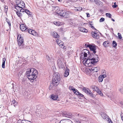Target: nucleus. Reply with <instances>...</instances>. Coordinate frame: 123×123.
<instances>
[{
	"label": "nucleus",
	"mask_w": 123,
	"mask_h": 123,
	"mask_svg": "<svg viewBox=\"0 0 123 123\" xmlns=\"http://www.w3.org/2000/svg\"><path fill=\"white\" fill-rule=\"evenodd\" d=\"M89 54V51L86 49H84L82 51L80 56L81 60H84L83 62L86 66H90L98 62L99 58L97 55L94 54Z\"/></svg>",
	"instance_id": "nucleus-1"
},
{
	"label": "nucleus",
	"mask_w": 123,
	"mask_h": 123,
	"mask_svg": "<svg viewBox=\"0 0 123 123\" xmlns=\"http://www.w3.org/2000/svg\"><path fill=\"white\" fill-rule=\"evenodd\" d=\"M16 5H14V7L17 10H20L21 12H25L29 16H31V12L26 9L25 4L23 1L21 0H16Z\"/></svg>",
	"instance_id": "nucleus-2"
},
{
	"label": "nucleus",
	"mask_w": 123,
	"mask_h": 123,
	"mask_svg": "<svg viewBox=\"0 0 123 123\" xmlns=\"http://www.w3.org/2000/svg\"><path fill=\"white\" fill-rule=\"evenodd\" d=\"M54 74L55 75V76L53 79V84L57 85L59 84L61 80L60 74L58 73H54Z\"/></svg>",
	"instance_id": "nucleus-3"
},
{
	"label": "nucleus",
	"mask_w": 123,
	"mask_h": 123,
	"mask_svg": "<svg viewBox=\"0 0 123 123\" xmlns=\"http://www.w3.org/2000/svg\"><path fill=\"white\" fill-rule=\"evenodd\" d=\"M26 73H27L28 74H35V75H37L38 72L37 70L35 69L31 68L28 69L26 71Z\"/></svg>",
	"instance_id": "nucleus-4"
},
{
	"label": "nucleus",
	"mask_w": 123,
	"mask_h": 123,
	"mask_svg": "<svg viewBox=\"0 0 123 123\" xmlns=\"http://www.w3.org/2000/svg\"><path fill=\"white\" fill-rule=\"evenodd\" d=\"M96 63L93 64L91 66H88V67H90L89 69L90 71H92L93 72H97L100 69V68L99 67H94V64H96Z\"/></svg>",
	"instance_id": "nucleus-5"
},
{
	"label": "nucleus",
	"mask_w": 123,
	"mask_h": 123,
	"mask_svg": "<svg viewBox=\"0 0 123 123\" xmlns=\"http://www.w3.org/2000/svg\"><path fill=\"white\" fill-rule=\"evenodd\" d=\"M82 89L83 91L87 94L89 95L92 97L94 98L96 96L94 94H93V93L88 88L84 87Z\"/></svg>",
	"instance_id": "nucleus-6"
},
{
	"label": "nucleus",
	"mask_w": 123,
	"mask_h": 123,
	"mask_svg": "<svg viewBox=\"0 0 123 123\" xmlns=\"http://www.w3.org/2000/svg\"><path fill=\"white\" fill-rule=\"evenodd\" d=\"M28 79L32 82L34 80L36 79L37 77V75H35V74H27L26 73Z\"/></svg>",
	"instance_id": "nucleus-7"
},
{
	"label": "nucleus",
	"mask_w": 123,
	"mask_h": 123,
	"mask_svg": "<svg viewBox=\"0 0 123 123\" xmlns=\"http://www.w3.org/2000/svg\"><path fill=\"white\" fill-rule=\"evenodd\" d=\"M17 40L19 46H20L21 45H23L24 42V39L21 36V35H18Z\"/></svg>",
	"instance_id": "nucleus-8"
},
{
	"label": "nucleus",
	"mask_w": 123,
	"mask_h": 123,
	"mask_svg": "<svg viewBox=\"0 0 123 123\" xmlns=\"http://www.w3.org/2000/svg\"><path fill=\"white\" fill-rule=\"evenodd\" d=\"M56 42L57 44L60 46V47L64 49H66V47L64 46L63 44V42L61 40L57 39L56 40Z\"/></svg>",
	"instance_id": "nucleus-9"
},
{
	"label": "nucleus",
	"mask_w": 123,
	"mask_h": 123,
	"mask_svg": "<svg viewBox=\"0 0 123 123\" xmlns=\"http://www.w3.org/2000/svg\"><path fill=\"white\" fill-rule=\"evenodd\" d=\"M88 47H89L90 50L93 51L94 53V55H96L95 53L96 52V49L97 46L95 45H89Z\"/></svg>",
	"instance_id": "nucleus-10"
},
{
	"label": "nucleus",
	"mask_w": 123,
	"mask_h": 123,
	"mask_svg": "<svg viewBox=\"0 0 123 123\" xmlns=\"http://www.w3.org/2000/svg\"><path fill=\"white\" fill-rule=\"evenodd\" d=\"M57 64L59 68L63 69L64 68V65L60 59H59L57 60Z\"/></svg>",
	"instance_id": "nucleus-11"
},
{
	"label": "nucleus",
	"mask_w": 123,
	"mask_h": 123,
	"mask_svg": "<svg viewBox=\"0 0 123 123\" xmlns=\"http://www.w3.org/2000/svg\"><path fill=\"white\" fill-rule=\"evenodd\" d=\"M26 25L24 24H21L20 25V28L21 30L22 31L27 32L28 29L26 26Z\"/></svg>",
	"instance_id": "nucleus-12"
},
{
	"label": "nucleus",
	"mask_w": 123,
	"mask_h": 123,
	"mask_svg": "<svg viewBox=\"0 0 123 123\" xmlns=\"http://www.w3.org/2000/svg\"><path fill=\"white\" fill-rule=\"evenodd\" d=\"M91 34L92 36L94 38L97 39L99 38V35L98 33H96L95 32L92 31L91 32Z\"/></svg>",
	"instance_id": "nucleus-13"
},
{
	"label": "nucleus",
	"mask_w": 123,
	"mask_h": 123,
	"mask_svg": "<svg viewBox=\"0 0 123 123\" xmlns=\"http://www.w3.org/2000/svg\"><path fill=\"white\" fill-rule=\"evenodd\" d=\"M27 31L30 34L34 36H37V32L34 30L31 29H29Z\"/></svg>",
	"instance_id": "nucleus-14"
},
{
	"label": "nucleus",
	"mask_w": 123,
	"mask_h": 123,
	"mask_svg": "<svg viewBox=\"0 0 123 123\" xmlns=\"http://www.w3.org/2000/svg\"><path fill=\"white\" fill-rule=\"evenodd\" d=\"M101 115L102 117L104 119L106 120H109V117L105 113H102L101 114Z\"/></svg>",
	"instance_id": "nucleus-15"
},
{
	"label": "nucleus",
	"mask_w": 123,
	"mask_h": 123,
	"mask_svg": "<svg viewBox=\"0 0 123 123\" xmlns=\"http://www.w3.org/2000/svg\"><path fill=\"white\" fill-rule=\"evenodd\" d=\"M106 77V75L105 74L100 75L98 77V81L99 82H102L103 81V79Z\"/></svg>",
	"instance_id": "nucleus-16"
},
{
	"label": "nucleus",
	"mask_w": 123,
	"mask_h": 123,
	"mask_svg": "<svg viewBox=\"0 0 123 123\" xmlns=\"http://www.w3.org/2000/svg\"><path fill=\"white\" fill-rule=\"evenodd\" d=\"M51 98L54 100L59 101L58 95L56 94H53L51 95Z\"/></svg>",
	"instance_id": "nucleus-17"
},
{
	"label": "nucleus",
	"mask_w": 123,
	"mask_h": 123,
	"mask_svg": "<svg viewBox=\"0 0 123 123\" xmlns=\"http://www.w3.org/2000/svg\"><path fill=\"white\" fill-rule=\"evenodd\" d=\"M91 88L93 90V91L97 92L99 89L98 87H97L95 85H92L91 86Z\"/></svg>",
	"instance_id": "nucleus-18"
},
{
	"label": "nucleus",
	"mask_w": 123,
	"mask_h": 123,
	"mask_svg": "<svg viewBox=\"0 0 123 123\" xmlns=\"http://www.w3.org/2000/svg\"><path fill=\"white\" fill-rule=\"evenodd\" d=\"M79 29L80 31L83 32H87V30L84 28L82 27H79Z\"/></svg>",
	"instance_id": "nucleus-19"
},
{
	"label": "nucleus",
	"mask_w": 123,
	"mask_h": 123,
	"mask_svg": "<svg viewBox=\"0 0 123 123\" xmlns=\"http://www.w3.org/2000/svg\"><path fill=\"white\" fill-rule=\"evenodd\" d=\"M51 34L53 37L56 38H58L59 37V35H58L57 33L55 31L52 32Z\"/></svg>",
	"instance_id": "nucleus-20"
},
{
	"label": "nucleus",
	"mask_w": 123,
	"mask_h": 123,
	"mask_svg": "<svg viewBox=\"0 0 123 123\" xmlns=\"http://www.w3.org/2000/svg\"><path fill=\"white\" fill-rule=\"evenodd\" d=\"M67 12L63 10L60 12L59 14L61 16H63L64 17L65 16Z\"/></svg>",
	"instance_id": "nucleus-21"
},
{
	"label": "nucleus",
	"mask_w": 123,
	"mask_h": 123,
	"mask_svg": "<svg viewBox=\"0 0 123 123\" xmlns=\"http://www.w3.org/2000/svg\"><path fill=\"white\" fill-rule=\"evenodd\" d=\"M69 69L67 68L64 74V76L65 77H67L69 75Z\"/></svg>",
	"instance_id": "nucleus-22"
},
{
	"label": "nucleus",
	"mask_w": 123,
	"mask_h": 123,
	"mask_svg": "<svg viewBox=\"0 0 123 123\" xmlns=\"http://www.w3.org/2000/svg\"><path fill=\"white\" fill-rule=\"evenodd\" d=\"M109 43L108 41H105L103 43V45L105 47H108L109 46Z\"/></svg>",
	"instance_id": "nucleus-23"
},
{
	"label": "nucleus",
	"mask_w": 123,
	"mask_h": 123,
	"mask_svg": "<svg viewBox=\"0 0 123 123\" xmlns=\"http://www.w3.org/2000/svg\"><path fill=\"white\" fill-rule=\"evenodd\" d=\"M6 60V59L5 58H3L2 59V67L3 68H5V61Z\"/></svg>",
	"instance_id": "nucleus-24"
},
{
	"label": "nucleus",
	"mask_w": 123,
	"mask_h": 123,
	"mask_svg": "<svg viewBox=\"0 0 123 123\" xmlns=\"http://www.w3.org/2000/svg\"><path fill=\"white\" fill-rule=\"evenodd\" d=\"M17 10L18 11L16 12V13L18 16L20 18L22 16V14L20 12H21L20 11V10H19H19Z\"/></svg>",
	"instance_id": "nucleus-25"
},
{
	"label": "nucleus",
	"mask_w": 123,
	"mask_h": 123,
	"mask_svg": "<svg viewBox=\"0 0 123 123\" xmlns=\"http://www.w3.org/2000/svg\"><path fill=\"white\" fill-rule=\"evenodd\" d=\"M109 83V82L108 79H106L105 80V81L104 82V84L107 87V85H108Z\"/></svg>",
	"instance_id": "nucleus-26"
},
{
	"label": "nucleus",
	"mask_w": 123,
	"mask_h": 123,
	"mask_svg": "<svg viewBox=\"0 0 123 123\" xmlns=\"http://www.w3.org/2000/svg\"><path fill=\"white\" fill-rule=\"evenodd\" d=\"M53 23L55 25L57 26H60L61 25V22L59 21H54L53 22Z\"/></svg>",
	"instance_id": "nucleus-27"
},
{
	"label": "nucleus",
	"mask_w": 123,
	"mask_h": 123,
	"mask_svg": "<svg viewBox=\"0 0 123 123\" xmlns=\"http://www.w3.org/2000/svg\"><path fill=\"white\" fill-rule=\"evenodd\" d=\"M74 122L76 123H81V120L80 119H75Z\"/></svg>",
	"instance_id": "nucleus-28"
},
{
	"label": "nucleus",
	"mask_w": 123,
	"mask_h": 123,
	"mask_svg": "<svg viewBox=\"0 0 123 123\" xmlns=\"http://www.w3.org/2000/svg\"><path fill=\"white\" fill-rule=\"evenodd\" d=\"M11 103H12V104H13V105H14V106H15V105H17V102H16V100H12L11 101Z\"/></svg>",
	"instance_id": "nucleus-29"
},
{
	"label": "nucleus",
	"mask_w": 123,
	"mask_h": 123,
	"mask_svg": "<svg viewBox=\"0 0 123 123\" xmlns=\"http://www.w3.org/2000/svg\"><path fill=\"white\" fill-rule=\"evenodd\" d=\"M95 2L97 5L98 6L100 5V4L101 3V2L99 0H96Z\"/></svg>",
	"instance_id": "nucleus-30"
},
{
	"label": "nucleus",
	"mask_w": 123,
	"mask_h": 123,
	"mask_svg": "<svg viewBox=\"0 0 123 123\" xmlns=\"http://www.w3.org/2000/svg\"><path fill=\"white\" fill-rule=\"evenodd\" d=\"M6 21L10 27L11 26V23L10 21L7 18H6Z\"/></svg>",
	"instance_id": "nucleus-31"
},
{
	"label": "nucleus",
	"mask_w": 123,
	"mask_h": 123,
	"mask_svg": "<svg viewBox=\"0 0 123 123\" xmlns=\"http://www.w3.org/2000/svg\"><path fill=\"white\" fill-rule=\"evenodd\" d=\"M68 121V119H64L61 120L59 123H67V121Z\"/></svg>",
	"instance_id": "nucleus-32"
},
{
	"label": "nucleus",
	"mask_w": 123,
	"mask_h": 123,
	"mask_svg": "<svg viewBox=\"0 0 123 123\" xmlns=\"http://www.w3.org/2000/svg\"><path fill=\"white\" fill-rule=\"evenodd\" d=\"M97 93H98L101 96H102L103 95V94L102 92L99 89L96 92Z\"/></svg>",
	"instance_id": "nucleus-33"
},
{
	"label": "nucleus",
	"mask_w": 123,
	"mask_h": 123,
	"mask_svg": "<svg viewBox=\"0 0 123 123\" xmlns=\"http://www.w3.org/2000/svg\"><path fill=\"white\" fill-rule=\"evenodd\" d=\"M64 18H68L70 17V14L68 13H66V15L64 17Z\"/></svg>",
	"instance_id": "nucleus-34"
},
{
	"label": "nucleus",
	"mask_w": 123,
	"mask_h": 123,
	"mask_svg": "<svg viewBox=\"0 0 123 123\" xmlns=\"http://www.w3.org/2000/svg\"><path fill=\"white\" fill-rule=\"evenodd\" d=\"M113 47H116L117 46V43L115 41H113L112 43Z\"/></svg>",
	"instance_id": "nucleus-35"
},
{
	"label": "nucleus",
	"mask_w": 123,
	"mask_h": 123,
	"mask_svg": "<svg viewBox=\"0 0 123 123\" xmlns=\"http://www.w3.org/2000/svg\"><path fill=\"white\" fill-rule=\"evenodd\" d=\"M58 7L57 6H52V9L55 10H56L58 9Z\"/></svg>",
	"instance_id": "nucleus-36"
},
{
	"label": "nucleus",
	"mask_w": 123,
	"mask_h": 123,
	"mask_svg": "<svg viewBox=\"0 0 123 123\" xmlns=\"http://www.w3.org/2000/svg\"><path fill=\"white\" fill-rule=\"evenodd\" d=\"M118 35L119 38L120 39L122 38V37L121 36V34L120 33H118Z\"/></svg>",
	"instance_id": "nucleus-37"
},
{
	"label": "nucleus",
	"mask_w": 123,
	"mask_h": 123,
	"mask_svg": "<svg viewBox=\"0 0 123 123\" xmlns=\"http://www.w3.org/2000/svg\"><path fill=\"white\" fill-rule=\"evenodd\" d=\"M114 5H112V7L114 8H115L117 6L116 3V2L114 3Z\"/></svg>",
	"instance_id": "nucleus-38"
},
{
	"label": "nucleus",
	"mask_w": 123,
	"mask_h": 123,
	"mask_svg": "<svg viewBox=\"0 0 123 123\" xmlns=\"http://www.w3.org/2000/svg\"><path fill=\"white\" fill-rule=\"evenodd\" d=\"M106 15L107 16H108L109 18H111V15L109 13H106Z\"/></svg>",
	"instance_id": "nucleus-39"
},
{
	"label": "nucleus",
	"mask_w": 123,
	"mask_h": 123,
	"mask_svg": "<svg viewBox=\"0 0 123 123\" xmlns=\"http://www.w3.org/2000/svg\"><path fill=\"white\" fill-rule=\"evenodd\" d=\"M105 20V19L104 18H101L99 20L100 22H102L104 21Z\"/></svg>",
	"instance_id": "nucleus-40"
},
{
	"label": "nucleus",
	"mask_w": 123,
	"mask_h": 123,
	"mask_svg": "<svg viewBox=\"0 0 123 123\" xmlns=\"http://www.w3.org/2000/svg\"><path fill=\"white\" fill-rule=\"evenodd\" d=\"M46 59L48 61H49L50 60V58L49 57V56L48 55H46Z\"/></svg>",
	"instance_id": "nucleus-41"
},
{
	"label": "nucleus",
	"mask_w": 123,
	"mask_h": 123,
	"mask_svg": "<svg viewBox=\"0 0 123 123\" xmlns=\"http://www.w3.org/2000/svg\"><path fill=\"white\" fill-rule=\"evenodd\" d=\"M77 90H75V89L74 88V89H73V90H72L73 92H74V94H75V93H76V92H77Z\"/></svg>",
	"instance_id": "nucleus-42"
},
{
	"label": "nucleus",
	"mask_w": 123,
	"mask_h": 123,
	"mask_svg": "<svg viewBox=\"0 0 123 123\" xmlns=\"http://www.w3.org/2000/svg\"><path fill=\"white\" fill-rule=\"evenodd\" d=\"M90 27H91L92 29H94L95 28L94 27L92 26L93 25L92 24H90Z\"/></svg>",
	"instance_id": "nucleus-43"
},
{
	"label": "nucleus",
	"mask_w": 123,
	"mask_h": 123,
	"mask_svg": "<svg viewBox=\"0 0 123 123\" xmlns=\"http://www.w3.org/2000/svg\"><path fill=\"white\" fill-rule=\"evenodd\" d=\"M74 89L73 88V87H69V89L70 90H72V91L73 90V89Z\"/></svg>",
	"instance_id": "nucleus-44"
},
{
	"label": "nucleus",
	"mask_w": 123,
	"mask_h": 123,
	"mask_svg": "<svg viewBox=\"0 0 123 123\" xmlns=\"http://www.w3.org/2000/svg\"><path fill=\"white\" fill-rule=\"evenodd\" d=\"M80 93L77 90V92H76L75 94L77 95H79Z\"/></svg>",
	"instance_id": "nucleus-45"
},
{
	"label": "nucleus",
	"mask_w": 123,
	"mask_h": 123,
	"mask_svg": "<svg viewBox=\"0 0 123 123\" xmlns=\"http://www.w3.org/2000/svg\"><path fill=\"white\" fill-rule=\"evenodd\" d=\"M86 14L87 15V17H89L90 16V15L89 13H86Z\"/></svg>",
	"instance_id": "nucleus-46"
},
{
	"label": "nucleus",
	"mask_w": 123,
	"mask_h": 123,
	"mask_svg": "<svg viewBox=\"0 0 123 123\" xmlns=\"http://www.w3.org/2000/svg\"><path fill=\"white\" fill-rule=\"evenodd\" d=\"M79 95L82 97H83L84 96V95L80 93Z\"/></svg>",
	"instance_id": "nucleus-47"
},
{
	"label": "nucleus",
	"mask_w": 123,
	"mask_h": 123,
	"mask_svg": "<svg viewBox=\"0 0 123 123\" xmlns=\"http://www.w3.org/2000/svg\"><path fill=\"white\" fill-rule=\"evenodd\" d=\"M90 45V44H85V47H87L89 48V47H88V46H89V45Z\"/></svg>",
	"instance_id": "nucleus-48"
},
{
	"label": "nucleus",
	"mask_w": 123,
	"mask_h": 123,
	"mask_svg": "<svg viewBox=\"0 0 123 123\" xmlns=\"http://www.w3.org/2000/svg\"><path fill=\"white\" fill-rule=\"evenodd\" d=\"M108 121V122H109V123H112V122L111 120L109 119V120H107Z\"/></svg>",
	"instance_id": "nucleus-49"
},
{
	"label": "nucleus",
	"mask_w": 123,
	"mask_h": 123,
	"mask_svg": "<svg viewBox=\"0 0 123 123\" xmlns=\"http://www.w3.org/2000/svg\"><path fill=\"white\" fill-rule=\"evenodd\" d=\"M90 1L92 2H95V0H89Z\"/></svg>",
	"instance_id": "nucleus-50"
},
{
	"label": "nucleus",
	"mask_w": 123,
	"mask_h": 123,
	"mask_svg": "<svg viewBox=\"0 0 123 123\" xmlns=\"http://www.w3.org/2000/svg\"><path fill=\"white\" fill-rule=\"evenodd\" d=\"M121 106L122 107V106H123V102H121Z\"/></svg>",
	"instance_id": "nucleus-51"
},
{
	"label": "nucleus",
	"mask_w": 123,
	"mask_h": 123,
	"mask_svg": "<svg viewBox=\"0 0 123 123\" xmlns=\"http://www.w3.org/2000/svg\"><path fill=\"white\" fill-rule=\"evenodd\" d=\"M5 9H7L8 8V7L7 6H5Z\"/></svg>",
	"instance_id": "nucleus-52"
},
{
	"label": "nucleus",
	"mask_w": 123,
	"mask_h": 123,
	"mask_svg": "<svg viewBox=\"0 0 123 123\" xmlns=\"http://www.w3.org/2000/svg\"><path fill=\"white\" fill-rule=\"evenodd\" d=\"M77 116L78 117H80L81 116L80 115V114H77Z\"/></svg>",
	"instance_id": "nucleus-53"
},
{
	"label": "nucleus",
	"mask_w": 123,
	"mask_h": 123,
	"mask_svg": "<svg viewBox=\"0 0 123 123\" xmlns=\"http://www.w3.org/2000/svg\"><path fill=\"white\" fill-rule=\"evenodd\" d=\"M20 121L21 122V121H18L17 123H22L21 122H19Z\"/></svg>",
	"instance_id": "nucleus-54"
},
{
	"label": "nucleus",
	"mask_w": 123,
	"mask_h": 123,
	"mask_svg": "<svg viewBox=\"0 0 123 123\" xmlns=\"http://www.w3.org/2000/svg\"><path fill=\"white\" fill-rule=\"evenodd\" d=\"M0 1H1L2 2H4V0H0Z\"/></svg>",
	"instance_id": "nucleus-55"
},
{
	"label": "nucleus",
	"mask_w": 123,
	"mask_h": 123,
	"mask_svg": "<svg viewBox=\"0 0 123 123\" xmlns=\"http://www.w3.org/2000/svg\"><path fill=\"white\" fill-rule=\"evenodd\" d=\"M111 20L113 21H115V20L113 18H112L111 19Z\"/></svg>",
	"instance_id": "nucleus-56"
},
{
	"label": "nucleus",
	"mask_w": 123,
	"mask_h": 123,
	"mask_svg": "<svg viewBox=\"0 0 123 123\" xmlns=\"http://www.w3.org/2000/svg\"><path fill=\"white\" fill-rule=\"evenodd\" d=\"M62 0H58V1L59 2H60L62 1Z\"/></svg>",
	"instance_id": "nucleus-57"
},
{
	"label": "nucleus",
	"mask_w": 123,
	"mask_h": 123,
	"mask_svg": "<svg viewBox=\"0 0 123 123\" xmlns=\"http://www.w3.org/2000/svg\"><path fill=\"white\" fill-rule=\"evenodd\" d=\"M111 30H112V31H113V28H111Z\"/></svg>",
	"instance_id": "nucleus-58"
},
{
	"label": "nucleus",
	"mask_w": 123,
	"mask_h": 123,
	"mask_svg": "<svg viewBox=\"0 0 123 123\" xmlns=\"http://www.w3.org/2000/svg\"><path fill=\"white\" fill-rule=\"evenodd\" d=\"M81 10H82V9L81 8Z\"/></svg>",
	"instance_id": "nucleus-59"
}]
</instances>
